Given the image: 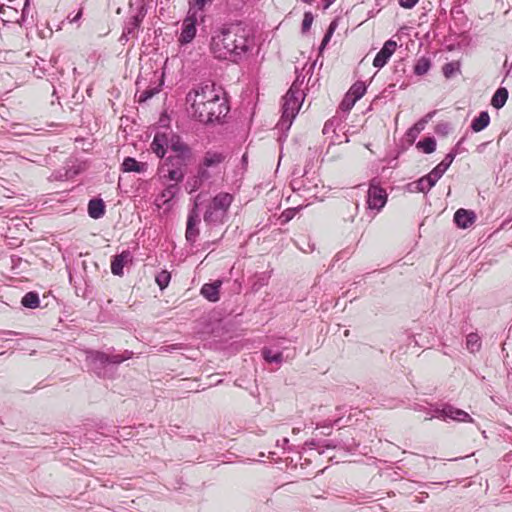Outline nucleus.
<instances>
[{"label": "nucleus", "instance_id": "53", "mask_svg": "<svg viewBox=\"0 0 512 512\" xmlns=\"http://www.w3.org/2000/svg\"><path fill=\"white\" fill-rule=\"evenodd\" d=\"M336 27H337V22H336V20H333L330 23V25H329L325 35L328 36L329 38H331L333 33H334V31H335V29H336Z\"/></svg>", "mask_w": 512, "mask_h": 512}, {"label": "nucleus", "instance_id": "11", "mask_svg": "<svg viewBox=\"0 0 512 512\" xmlns=\"http://www.w3.org/2000/svg\"><path fill=\"white\" fill-rule=\"evenodd\" d=\"M386 202V190L375 184V180H372L367 193L368 208L380 211L385 206Z\"/></svg>", "mask_w": 512, "mask_h": 512}, {"label": "nucleus", "instance_id": "9", "mask_svg": "<svg viewBox=\"0 0 512 512\" xmlns=\"http://www.w3.org/2000/svg\"><path fill=\"white\" fill-rule=\"evenodd\" d=\"M200 196L201 195L198 194L195 197L193 207L189 210L188 217H187L185 237H186L187 242H189L190 244H194L197 240V237L200 234V231L198 228V225L200 223V214H199V210H198V206H199L198 201H199Z\"/></svg>", "mask_w": 512, "mask_h": 512}, {"label": "nucleus", "instance_id": "20", "mask_svg": "<svg viewBox=\"0 0 512 512\" xmlns=\"http://www.w3.org/2000/svg\"><path fill=\"white\" fill-rule=\"evenodd\" d=\"M180 192V186L177 183L169 184L158 196L157 201L163 205L169 203Z\"/></svg>", "mask_w": 512, "mask_h": 512}, {"label": "nucleus", "instance_id": "31", "mask_svg": "<svg viewBox=\"0 0 512 512\" xmlns=\"http://www.w3.org/2000/svg\"><path fill=\"white\" fill-rule=\"evenodd\" d=\"M417 148L426 154H431L436 150V140L434 137H425L417 143Z\"/></svg>", "mask_w": 512, "mask_h": 512}, {"label": "nucleus", "instance_id": "3", "mask_svg": "<svg viewBox=\"0 0 512 512\" xmlns=\"http://www.w3.org/2000/svg\"><path fill=\"white\" fill-rule=\"evenodd\" d=\"M234 200L232 194L219 192L205 206L203 220L210 228L222 226L229 219V209Z\"/></svg>", "mask_w": 512, "mask_h": 512}, {"label": "nucleus", "instance_id": "30", "mask_svg": "<svg viewBox=\"0 0 512 512\" xmlns=\"http://www.w3.org/2000/svg\"><path fill=\"white\" fill-rule=\"evenodd\" d=\"M366 89L367 87L364 82L357 81L351 86L347 93L351 95L352 98H354V101H358L364 96V94L366 93Z\"/></svg>", "mask_w": 512, "mask_h": 512}, {"label": "nucleus", "instance_id": "46", "mask_svg": "<svg viewBox=\"0 0 512 512\" xmlns=\"http://www.w3.org/2000/svg\"><path fill=\"white\" fill-rule=\"evenodd\" d=\"M214 0H193L190 2V8L203 11L205 6L211 4Z\"/></svg>", "mask_w": 512, "mask_h": 512}, {"label": "nucleus", "instance_id": "10", "mask_svg": "<svg viewBox=\"0 0 512 512\" xmlns=\"http://www.w3.org/2000/svg\"><path fill=\"white\" fill-rule=\"evenodd\" d=\"M197 21L196 11H192V8H189L188 14L182 22L181 33L178 38V42L181 45H186L193 41L197 32Z\"/></svg>", "mask_w": 512, "mask_h": 512}, {"label": "nucleus", "instance_id": "64", "mask_svg": "<svg viewBox=\"0 0 512 512\" xmlns=\"http://www.w3.org/2000/svg\"><path fill=\"white\" fill-rule=\"evenodd\" d=\"M435 113H436L435 111L429 112L428 114H426V115L424 116V118H423V119H426V120H427V122H428V121H429V120L434 116V114H435Z\"/></svg>", "mask_w": 512, "mask_h": 512}, {"label": "nucleus", "instance_id": "36", "mask_svg": "<svg viewBox=\"0 0 512 512\" xmlns=\"http://www.w3.org/2000/svg\"><path fill=\"white\" fill-rule=\"evenodd\" d=\"M79 173V170L72 167H64L63 169L57 171V175L55 176L59 180H69L72 179Z\"/></svg>", "mask_w": 512, "mask_h": 512}, {"label": "nucleus", "instance_id": "41", "mask_svg": "<svg viewBox=\"0 0 512 512\" xmlns=\"http://www.w3.org/2000/svg\"><path fill=\"white\" fill-rule=\"evenodd\" d=\"M28 13H29V2H28V0H26L25 5H24L21 13H19V17H18V24L20 26H26L31 23L28 20Z\"/></svg>", "mask_w": 512, "mask_h": 512}, {"label": "nucleus", "instance_id": "33", "mask_svg": "<svg viewBox=\"0 0 512 512\" xmlns=\"http://www.w3.org/2000/svg\"><path fill=\"white\" fill-rule=\"evenodd\" d=\"M466 347L472 353H475L480 350L481 340L477 333H470L467 335Z\"/></svg>", "mask_w": 512, "mask_h": 512}, {"label": "nucleus", "instance_id": "63", "mask_svg": "<svg viewBox=\"0 0 512 512\" xmlns=\"http://www.w3.org/2000/svg\"><path fill=\"white\" fill-rule=\"evenodd\" d=\"M325 2L324 9L330 7L336 0H323Z\"/></svg>", "mask_w": 512, "mask_h": 512}, {"label": "nucleus", "instance_id": "5", "mask_svg": "<svg viewBox=\"0 0 512 512\" xmlns=\"http://www.w3.org/2000/svg\"><path fill=\"white\" fill-rule=\"evenodd\" d=\"M133 352L125 350L122 354H107L101 351L87 352L86 360L99 377H109V366L119 365L132 358Z\"/></svg>", "mask_w": 512, "mask_h": 512}, {"label": "nucleus", "instance_id": "27", "mask_svg": "<svg viewBox=\"0 0 512 512\" xmlns=\"http://www.w3.org/2000/svg\"><path fill=\"white\" fill-rule=\"evenodd\" d=\"M163 82L161 81L157 86L148 87L142 92L137 91L136 97L138 98L139 103H144L147 100L151 99L154 95L158 94L161 90Z\"/></svg>", "mask_w": 512, "mask_h": 512}, {"label": "nucleus", "instance_id": "2", "mask_svg": "<svg viewBox=\"0 0 512 512\" xmlns=\"http://www.w3.org/2000/svg\"><path fill=\"white\" fill-rule=\"evenodd\" d=\"M223 94L221 87H216L214 83H204L189 91L186 102L191 106L192 116L205 124L219 122L229 112Z\"/></svg>", "mask_w": 512, "mask_h": 512}, {"label": "nucleus", "instance_id": "62", "mask_svg": "<svg viewBox=\"0 0 512 512\" xmlns=\"http://www.w3.org/2000/svg\"><path fill=\"white\" fill-rule=\"evenodd\" d=\"M2 333H3V335H5V336H6V337H5V340H9V339H10V338H9L10 336H12V335H15V334H16V333H15V332H13V331H3Z\"/></svg>", "mask_w": 512, "mask_h": 512}, {"label": "nucleus", "instance_id": "59", "mask_svg": "<svg viewBox=\"0 0 512 512\" xmlns=\"http://www.w3.org/2000/svg\"><path fill=\"white\" fill-rule=\"evenodd\" d=\"M81 16H82V10L80 9L77 12V14L73 18L70 19V22L71 23L77 22L81 18Z\"/></svg>", "mask_w": 512, "mask_h": 512}, {"label": "nucleus", "instance_id": "15", "mask_svg": "<svg viewBox=\"0 0 512 512\" xmlns=\"http://www.w3.org/2000/svg\"><path fill=\"white\" fill-rule=\"evenodd\" d=\"M475 221L476 214L472 210L460 208L454 213V222L459 228H469L474 224Z\"/></svg>", "mask_w": 512, "mask_h": 512}, {"label": "nucleus", "instance_id": "37", "mask_svg": "<svg viewBox=\"0 0 512 512\" xmlns=\"http://www.w3.org/2000/svg\"><path fill=\"white\" fill-rule=\"evenodd\" d=\"M170 280L171 274L166 270H162L161 272H159L155 278V281L159 286L160 290H164L169 285Z\"/></svg>", "mask_w": 512, "mask_h": 512}, {"label": "nucleus", "instance_id": "45", "mask_svg": "<svg viewBox=\"0 0 512 512\" xmlns=\"http://www.w3.org/2000/svg\"><path fill=\"white\" fill-rule=\"evenodd\" d=\"M314 17L311 12H305L303 21H302V32L306 33L311 28V25L313 23Z\"/></svg>", "mask_w": 512, "mask_h": 512}, {"label": "nucleus", "instance_id": "32", "mask_svg": "<svg viewBox=\"0 0 512 512\" xmlns=\"http://www.w3.org/2000/svg\"><path fill=\"white\" fill-rule=\"evenodd\" d=\"M204 185V182H202V180H200L196 174L190 176L187 178L186 182H185V190L191 194L193 192H196L197 190H199L202 186Z\"/></svg>", "mask_w": 512, "mask_h": 512}, {"label": "nucleus", "instance_id": "61", "mask_svg": "<svg viewBox=\"0 0 512 512\" xmlns=\"http://www.w3.org/2000/svg\"><path fill=\"white\" fill-rule=\"evenodd\" d=\"M330 39L331 38H329L328 36L324 35L320 48L325 47L328 44V42L330 41Z\"/></svg>", "mask_w": 512, "mask_h": 512}, {"label": "nucleus", "instance_id": "16", "mask_svg": "<svg viewBox=\"0 0 512 512\" xmlns=\"http://www.w3.org/2000/svg\"><path fill=\"white\" fill-rule=\"evenodd\" d=\"M436 177L433 176V174L430 172L427 175L421 177L417 181H414L409 184L411 191L416 192H428L438 181Z\"/></svg>", "mask_w": 512, "mask_h": 512}, {"label": "nucleus", "instance_id": "52", "mask_svg": "<svg viewBox=\"0 0 512 512\" xmlns=\"http://www.w3.org/2000/svg\"><path fill=\"white\" fill-rule=\"evenodd\" d=\"M336 27H337V22H336V20H333L330 23V25H329L325 35L328 36L329 38H331L333 33H334V31H335V29H336Z\"/></svg>", "mask_w": 512, "mask_h": 512}, {"label": "nucleus", "instance_id": "56", "mask_svg": "<svg viewBox=\"0 0 512 512\" xmlns=\"http://www.w3.org/2000/svg\"><path fill=\"white\" fill-rule=\"evenodd\" d=\"M12 268L15 269L22 261V259L16 255H12L10 258Z\"/></svg>", "mask_w": 512, "mask_h": 512}, {"label": "nucleus", "instance_id": "18", "mask_svg": "<svg viewBox=\"0 0 512 512\" xmlns=\"http://www.w3.org/2000/svg\"><path fill=\"white\" fill-rule=\"evenodd\" d=\"M226 157L227 155L223 152L209 150L204 154V157L200 163L208 168L217 167L225 161Z\"/></svg>", "mask_w": 512, "mask_h": 512}, {"label": "nucleus", "instance_id": "49", "mask_svg": "<svg viewBox=\"0 0 512 512\" xmlns=\"http://www.w3.org/2000/svg\"><path fill=\"white\" fill-rule=\"evenodd\" d=\"M419 0H399V4L401 7L406 9L413 8Z\"/></svg>", "mask_w": 512, "mask_h": 512}, {"label": "nucleus", "instance_id": "14", "mask_svg": "<svg viewBox=\"0 0 512 512\" xmlns=\"http://www.w3.org/2000/svg\"><path fill=\"white\" fill-rule=\"evenodd\" d=\"M133 255L129 250H123L120 254L113 256L111 260V272L113 275L122 276L125 265L132 263Z\"/></svg>", "mask_w": 512, "mask_h": 512}, {"label": "nucleus", "instance_id": "38", "mask_svg": "<svg viewBox=\"0 0 512 512\" xmlns=\"http://www.w3.org/2000/svg\"><path fill=\"white\" fill-rule=\"evenodd\" d=\"M209 168L204 166L202 163H199L197 169H196V175L197 177L202 180V182H208L212 175L210 173V171L208 170Z\"/></svg>", "mask_w": 512, "mask_h": 512}, {"label": "nucleus", "instance_id": "39", "mask_svg": "<svg viewBox=\"0 0 512 512\" xmlns=\"http://www.w3.org/2000/svg\"><path fill=\"white\" fill-rule=\"evenodd\" d=\"M427 123L426 119L419 120L414 126H412L408 132L407 136L411 138H416L417 135L424 129L425 124Z\"/></svg>", "mask_w": 512, "mask_h": 512}, {"label": "nucleus", "instance_id": "6", "mask_svg": "<svg viewBox=\"0 0 512 512\" xmlns=\"http://www.w3.org/2000/svg\"><path fill=\"white\" fill-rule=\"evenodd\" d=\"M304 100V93L301 89V84L294 82L288 92L283 97L282 116L278 123L281 129H289L293 119L297 115L302 102Z\"/></svg>", "mask_w": 512, "mask_h": 512}, {"label": "nucleus", "instance_id": "58", "mask_svg": "<svg viewBox=\"0 0 512 512\" xmlns=\"http://www.w3.org/2000/svg\"><path fill=\"white\" fill-rule=\"evenodd\" d=\"M289 443L288 438H283L281 440H277V446L285 448V446Z\"/></svg>", "mask_w": 512, "mask_h": 512}, {"label": "nucleus", "instance_id": "44", "mask_svg": "<svg viewBox=\"0 0 512 512\" xmlns=\"http://www.w3.org/2000/svg\"><path fill=\"white\" fill-rule=\"evenodd\" d=\"M247 0H227L226 6L230 12L239 11L243 8Z\"/></svg>", "mask_w": 512, "mask_h": 512}, {"label": "nucleus", "instance_id": "51", "mask_svg": "<svg viewBox=\"0 0 512 512\" xmlns=\"http://www.w3.org/2000/svg\"><path fill=\"white\" fill-rule=\"evenodd\" d=\"M336 27H337V22H336V20H333L330 23V25H329L325 35L328 36L329 38H331L333 33H334V31H335V29H336Z\"/></svg>", "mask_w": 512, "mask_h": 512}, {"label": "nucleus", "instance_id": "29", "mask_svg": "<svg viewBox=\"0 0 512 512\" xmlns=\"http://www.w3.org/2000/svg\"><path fill=\"white\" fill-rule=\"evenodd\" d=\"M431 68V61L427 57H420L414 65V74L417 76H423Z\"/></svg>", "mask_w": 512, "mask_h": 512}, {"label": "nucleus", "instance_id": "40", "mask_svg": "<svg viewBox=\"0 0 512 512\" xmlns=\"http://www.w3.org/2000/svg\"><path fill=\"white\" fill-rule=\"evenodd\" d=\"M459 70V64L457 62H449L444 64L442 72L446 78L452 77L456 71Z\"/></svg>", "mask_w": 512, "mask_h": 512}, {"label": "nucleus", "instance_id": "4", "mask_svg": "<svg viewBox=\"0 0 512 512\" xmlns=\"http://www.w3.org/2000/svg\"><path fill=\"white\" fill-rule=\"evenodd\" d=\"M412 409L414 411L424 412L426 414V420L438 418L443 421L473 422L472 417L466 411L450 404H429V406H425L423 404L414 403Z\"/></svg>", "mask_w": 512, "mask_h": 512}, {"label": "nucleus", "instance_id": "60", "mask_svg": "<svg viewBox=\"0 0 512 512\" xmlns=\"http://www.w3.org/2000/svg\"><path fill=\"white\" fill-rule=\"evenodd\" d=\"M448 129V125L447 124H439L437 125V131L440 132V131H446Z\"/></svg>", "mask_w": 512, "mask_h": 512}, {"label": "nucleus", "instance_id": "50", "mask_svg": "<svg viewBox=\"0 0 512 512\" xmlns=\"http://www.w3.org/2000/svg\"><path fill=\"white\" fill-rule=\"evenodd\" d=\"M51 84H52V87H53L52 95L55 96L57 100H59L58 89L62 88V83L59 82L58 84H56L55 79L52 78L51 79Z\"/></svg>", "mask_w": 512, "mask_h": 512}, {"label": "nucleus", "instance_id": "55", "mask_svg": "<svg viewBox=\"0 0 512 512\" xmlns=\"http://www.w3.org/2000/svg\"><path fill=\"white\" fill-rule=\"evenodd\" d=\"M302 182L303 181L300 179H293L291 182V186H292L293 190H300L302 187H304Z\"/></svg>", "mask_w": 512, "mask_h": 512}, {"label": "nucleus", "instance_id": "34", "mask_svg": "<svg viewBox=\"0 0 512 512\" xmlns=\"http://www.w3.org/2000/svg\"><path fill=\"white\" fill-rule=\"evenodd\" d=\"M305 445L308 446L310 449L317 450L319 454L323 453L322 448L329 449V448L336 447V444H334L332 441H328V440L323 441L322 444L318 441L311 440V441L306 442Z\"/></svg>", "mask_w": 512, "mask_h": 512}, {"label": "nucleus", "instance_id": "54", "mask_svg": "<svg viewBox=\"0 0 512 512\" xmlns=\"http://www.w3.org/2000/svg\"><path fill=\"white\" fill-rule=\"evenodd\" d=\"M336 27H337V22H336V20H333L330 23V25H329L325 35L328 36L329 38H331L333 33H334V31H335V29H336Z\"/></svg>", "mask_w": 512, "mask_h": 512}, {"label": "nucleus", "instance_id": "43", "mask_svg": "<svg viewBox=\"0 0 512 512\" xmlns=\"http://www.w3.org/2000/svg\"><path fill=\"white\" fill-rule=\"evenodd\" d=\"M356 102L357 101H354V98L347 93L340 103V109L344 112H348L353 108Z\"/></svg>", "mask_w": 512, "mask_h": 512}, {"label": "nucleus", "instance_id": "28", "mask_svg": "<svg viewBox=\"0 0 512 512\" xmlns=\"http://www.w3.org/2000/svg\"><path fill=\"white\" fill-rule=\"evenodd\" d=\"M172 168L168 170L167 175L164 177L169 179L170 181H174V183H177L179 185L180 182L183 181L185 173L183 171V168L185 166H177V165H170Z\"/></svg>", "mask_w": 512, "mask_h": 512}, {"label": "nucleus", "instance_id": "8", "mask_svg": "<svg viewBox=\"0 0 512 512\" xmlns=\"http://www.w3.org/2000/svg\"><path fill=\"white\" fill-rule=\"evenodd\" d=\"M285 340H278L270 347H264L262 349L263 359L267 363H274L276 365H281L283 362H286L295 357V349H289L284 344Z\"/></svg>", "mask_w": 512, "mask_h": 512}, {"label": "nucleus", "instance_id": "23", "mask_svg": "<svg viewBox=\"0 0 512 512\" xmlns=\"http://www.w3.org/2000/svg\"><path fill=\"white\" fill-rule=\"evenodd\" d=\"M454 161L452 154H446L444 159L435 166L430 172L433 174L434 177L437 179H440L443 174L447 171V169L450 167L452 162Z\"/></svg>", "mask_w": 512, "mask_h": 512}, {"label": "nucleus", "instance_id": "13", "mask_svg": "<svg viewBox=\"0 0 512 512\" xmlns=\"http://www.w3.org/2000/svg\"><path fill=\"white\" fill-rule=\"evenodd\" d=\"M396 48L397 43L394 40H387L384 43L383 47L380 49V51L376 54L373 60V66L378 69L384 67L387 64L390 57L394 54Z\"/></svg>", "mask_w": 512, "mask_h": 512}, {"label": "nucleus", "instance_id": "19", "mask_svg": "<svg viewBox=\"0 0 512 512\" xmlns=\"http://www.w3.org/2000/svg\"><path fill=\"white\" fill-rule=\"evenodd\" d=\"M221 287L220 281H215L213 283H206L201 288V294L207 300L211 302H217L219 300V291Z\"/></svg>", "mask_w": 512, "mask_h": 512}, {"label": "nucleus", "instance_id": "22", "mask_svg": "<svg viewBox=\"0 0 512 512\" xmlns=\"http://www.w3.org/2000/svg\"><path fill=\"white\" fill-rule=\"evenodd\" d=\"M490 123V116L487 111H482L471 122V129L473 132H480L484 130Z\"/></svg>", "mask_w": 512, "mask_h": 512}, {"label": "nucleus", "instance_id": "48", "mask_svg": "<svg viewBox=\"0 0 512 512\" xmlns=\"http://www.w3.org/2000/svg\"><path fill=\"white\" fill-rule=\"evenodd\" d=\"M295 216V209H287L285 210L280 219H281V222L282 223H287L288 221H290L293 217Z\"/></svg>", "mask_w": 512, "mask_h": 512}, {"label": "nucleus", "instance_id": "42", "mask_svg": "<svg viewBox=\"0 0 512 512\" xmlns=\"http://www.w3.org/2000/svg\"><path fill=\"white\" fill-rule=\"evenodd\" d=\"M256 280L252 284V289L257 291L261 287L265 286L268 283V276L266 273H261L255 276Z\"/></svg>", "mask_w": 512, "mask_h": 512}, {"label": "nucleus", "instance_id": "24", "mask_svg": "<svg viewBox=\"0 0 512 512\" xmlns=\"http://www.w3.org/2000/svg\"><path fill=\"white\" fill-rule=\"evenodd\" d=\"M0 14L3 22L18 24L19 11L16 8L8 5H2L0 7Z\"/></svg>", "mask_w": 512, "mask_h": 512}, {"label": "nucleus", "instance_id": "21", "mask_svg": "<svg viewBox=\"0 0 512 512\" xmlns=\"http://www.w3.org/2000/svg\"><path fill=\"white\" fill-rule=\"evenodd\" d=\"M121 166L124 172L143 173L146 170V163L138 162L132 157H126Z\"/></svg>", "mask_w": 512, "mask_h": 512}, {"label": "nucleus", "instance_id": "47", "mask_svg": "<svg viewBox=\"0 0 512 512\" xmlns=\"http://www.w3.org/2000/svg\"><path fill=\"white\" fill-rule=\"evenodd\" d=\"M465 141V137H462L457 143L456 145L451 149V151L448 153V154H452L453 155V158L455 159V157L458 155V154H461L462 152L465 151V149L462 147V144L464 143Z\"/></svg>", "mask_w": 512, "mask_h": 512}, {"label": "nucleus", "instance_id": "25", "mask_svg": "<svg viewBox=\"0 0 512 512\" xmlns=\"http://www.w3.org/2000/svg\"><path fill=\"white\" fill-rule=\"evenodd\" d=\"M507 99H508V90L504 87H500L494 93L492 100H491V105L496 109H500L505 105Z\"/></svg>", "mask_w": 512, "mask_h": 512}, {"label": "nucleus", "instance_id": "26", "mask_svg": "<svg viewBox=\"0 0 512 512\" xmlns=\"http://www.w3.org/2000/svg\"><path fill=\"white\" fill-rule=\"evenodd\" d=\"M21 304L25 308L35 309L40 305L39 294L35 291L27 292L21 299Z\"/></svg>", "mask_w": 512, "mask_h": 512}, {"label": "nucleus", "instance_id": "1", "mask_svg": "<svg viewBox=\"0 0 512 512\" xmlns=\"http://www.w3.org/2000/svg\"><path fill=\"white\" fill-rule=\"evenodd\" d=\"M250 31L241 24L223 25L212 31L209 51L215 59L241 62L253 47Z\"/></svg>", "mask_w": 512, "mask_h": 512}, {"label": "nucleus", "instance_id": "57", "mask_svg": "<svg viewBox=\"0 0 512 512\" xmlns=\"http://www.w3.org/2000/svg\"><path fill=\"white\" fill-rule=\"evenodd\" d=\"M333 123L331 121H327L323 127V134H328L332 130Z\"/></svg>", "mask_w": 512, "mask_h": 512}, {"label": "nucleus", "instance_id": "35", "mask_svg": "<svg viewBox=\"0 0 512 512\" xmlns=\"http://www.w3.org/2000/svg\"><path fill=\"white\" fill-rule=\"evenodd\" d=\"M141 19L139 16L132 17L124 28V36H134L140 26Z\"/></svg>", "mask_w": 512, "mask_h": 512}, {"label": "nucleus", "instance_id": "17", "mask_svg": "<svg viewBox=\"0 0 512 512\" xmlns=\"http://www.w3.org/2000/svg\"><path fill=\"white\" fill-rule=\"evenodd\" d=\"M105 203L103 199L95 197L89 200L88 202V215L92 219H100L105 214Z\"/></svg>", "mask_w": 512, "mask_h": 512}, {"label": "nucleus", "instance_id": "7", "mask_svg": "<svg viewBox=\"0 0 512 512\" xmlns=\"http://www.w3.org/2000/svg\"><path fill=\"white\" fill-rule=\"evenodd\" d=\"M170 150L172 154L166 158V163L168 165L187 167L193 163V149L182 139L180 135L176 133L171 135Z\"/></svg>", "mask_w": 512, "mask_h": 512}, {"label": "nucleus", "instance_id": "12", "mask_svg": "<svg viewBox=\"0 0 512 512\" xmlns=\"http://www.w3.org/2000/svg\"><path fill=\"white\" fill-rule=\"evenodd\" d=\"M174 132H156L151 142L150 148L152 152L160 159H163L170 148L171 135Z\"/></svg>", "mask_w": 512, "mask_h": 512}]
</instances>
